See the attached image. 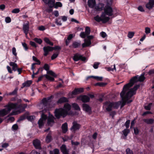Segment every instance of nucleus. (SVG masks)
Here are the masks:
<instances>
[{
    "label": "nucleus",
    "instance_id": "obj_38",
    "mask_svg": "<svg viewBox=\"0 0 154 154\" xmlns=\"http://www.w3.org/2000/svg\"><path fill=\"white\" fill-rule=\"evenodd\" d=\"M90 29L89 27L88 26H86L85 28V33L86 35H89L90 33Z\"/></svg>",
    "mask_w": 154,
    "mask_h": 154
},
{
    "label": "nucleus",
    "instance_id": "obj_26",
    "mask_svg": "<svg viewBox=\"0 0 154 154\" xmlns=\"http://www.w3.org/2000/svg\"><path fill=\"white\" fill-rule=\"evenodd\" d=\"M144 122L148 124H151L153 123L154 120L152 119H144L143 120Z\"/></svg>",
    "mask_w": 154,
    "mask_h": 154
},
{
    "label": "nucleus",
    "instance_id": "obj_15",
    "mask_svg": "<svg viewBox=\"0 0 154 154\" xmlns=\"http://www.w3.org/2000/svg\"><path fill=\"white\" fill-rule=\"evenodd\" d=\"M43 49L44 52V55L46 56L48 54L49 52L52 51V47L49 46H45L43 48Z\"/></svg>",
    "mask_w": 154,
    "mask_h": 154
},
{
    "label": "nucleus",
    "instance_id": "obj_12",
    "mask_svg": "<svg viewBox=\"0 0 154 154\" xmlns=\"http://www.w3.org/2000/svg\"><path fill=\"white\" fill-rule=\"evenodd\" d=\"M146 8L150 10L154 7V0H149V1L145 5Z\"/></svg>",
    "mask_w": 154,
    "mask_h": 154
},
{
    "label": "nucleus",
    "instance_id": "obj_16",
    "mask_svg": "<svg viewBox=\"0 0 154 154\" xmlns=\"http://www.w3.org/2000/svg\"><path fill=\"white\" fill-rule=\"evenodd\" d=\"M33 144L35 148L40 149L41 148L40 142L39 140L36 139L33 141Z\"/></svg>",
    "mask_w": 154,
    "mask_h": 154
},
{
    "label": "nucleus",
    "instance_id": "obj_39",
    "mask_svg": "<svg viewBox=\"0 0 154 154\" xmlns=\"http://www.w3.org/2000/svg\"><path fill=\"white\" fill-rule=\"evenodd\" d=\"M59 54V53L57 52L55 53L51 57V59L52 60H54L56 57H57Z\"/></svg>",
    "mask_w": 154,
    "mask_h": 154
},
{
    "label": "nucleus",
    "instance_id": "obj_3",
    "mask_svg": "<svg viewBox=\"0 0 154 154\" xmlns=\"http://www.w3.org/2000/svg\"><path fill=\"white\" fill-rule=\"evenodd\" d=\"M71 106L69 104L66 103L64 105V108H60L56 109L55 111V116L58 119L62 116L64 117L67 114L68 111L70 110Z\"/></svg>",
    "mask_w": 154,
    "mask_h": 154
},
{
    "label": "nucleus",
    "instance_id": "obj_5",
    "mask_svg": "<svg viewBox=\"0 0 154 154\" xmlns=\"http://www.w3.org/2000/svg\"><path fill=\"white\" fill-rule=\"evenodd\" d=\"M17 102V103H15L17 104V108L16 109H12L18 110L16 111H12L10 114L8 116V117H9L10 116L16 115L18 113H21V112L23 111L25 108L26 107L27 105L26 104H20L19 105H18V103L21 102L22 100L21 99H20L18 100Z\"/></svg>",
    "mask_w": 154,
    "mask_h": 154
},
{
    "label": "nucleus",
    "instance_id": "obj_7",
    "mask_svg": "<svg viewBox=\"0 0 154 154\" xmlns=\"http://www.w3.org/2000/svg\"><path fill=\"white\" fill-rule=\"evenodd\" d=\"M94 19L98 22L102 21L103 23H105L109 20V17H106L105 14L103 13L100 17L97 15L94 17Z\"/></svg>",
    "mask_w": 154,
    "mask_h": 154
},
{
    "label": "nucleus",
    "instance_id": "obj_1",
    "mask_svg": "<svg viewBox=\"0 0 154 154\" xmlns=\"http://www.w3.org/2000/svg\"><path fill=\"white\" fill-rule=\"evenodd\" d=\"M145 79L144 74H142L140 76H136L132 77L130 80V82L125 85L123 90L120 94L122 98V102L121 104V108L126 103H129L132 101V100L129 99L132 96L135 94L136 91L140 86V85L135 86L132 88L129 89L134 83L138 81L143 82Z\"/></svg>",
    "mask_w": 154,
    "mask_h": 154
},
{
    "label": "nucleus",
    "instance_id": "obj_50",
    "mask_svg": "<svg viewBox=\"0 0 154 154\" xmlns=\"http://www.w3.org/2000/svg\"><path fill=\"white\" fill-rule=\"evenodd\" d=\"M114 70H116L115 65L114 64L113 65V68H112L110 67H108L107 68V70L108 71H113Z\"/></svg>",
    "mask_w": 154,
    "mask_h": 154
},
{
    "label": "nucleus",
    "instance_id": "obj_18",
    "mask_svg": "<svg viewBox=\"0 0 154 154\" xmlns=\"http://www.w3.org/2000/svg\"><path fill=\"white\" fill-rule=\"evenodd\" d=\"M54 3L55 0H48L45 3L48 5L50 8H51L54 6Z\"/></svg>",
    "mask_w": 154,
    "mask_h": 154
},
{
    "label": "nucleus",
    "instance_id": "obj_57",
    "mask_svg": "<svg viewBox=\"0 0 154 154\" xmlns=\"http://www.w3.org/2000/svg\"><path fill=\"white\" fill-rule=\"evenodd\" d=\"M47 73L53 76H55L56 75L55 73L51 70L47 72Z\"/></svg>",
    "mask_w": 154,
    "mask_h": 154
},
{
    "label": "nucleus",
    "instance_id": "obj_36",
    "mask_svg": "<svg viewBox=\"0 0 154 154\" xmlns=\"http://www.w3.org/2000/svg\"><path fill=\"white\" fill-rule=\"evenodd\" d=\"M44 76L46 77V78L48 80L51 81H54V79L52 77H51L48 75H45Z\"/></svg>",
    "mask_w": 154,
    "mask_h": 154
},
{
    "label": "nucleus",
    "instance_id": "obj_59",
    "mask_svg": "<svg viewBox=\"0 0 154 154\" xmlns=\"http://www.w3.org/2000/svg\"><path fill=\"white\" fill-rule=\"evenodd\" d=\"M138 10L141 12H144L145 10L143 7L141 6H140L138 7Z\"/></svg>",
    "mask_w": 154,
    "mask_h": 154
},
{
    "label": "nucleus",
    "instance_id": "obj_37",
    "mask_svg": "<svg viewBox=\"0 0 154 154\" xmlns=\"http://www.w3.org/2000/svg\"><path fill=\"white\" fill-rule=\"evenodd\" d=\"M62 3L60 2H56L55 5L54 7L56 8H57L58 7H61L62 6Z\"/></svg>",
    "mask_w": 154,
    "mask_h": 154
},
{
    "label": "nucleus",
    "instance_id": "obj_32",
    "mask_svg": "<svg viewBox=\"0 0 154 154\" xmlns=\"http://www.w3.org/2000/svg\"><path fill=\"white\" fill-rule=\"evenodd\" d=\"M44 41H45V42H46L47 44L50 45L51 46H53V43L52 42H51L49 40V38H47L45 37L44 38Z\"/></svg>",
    "mask_w": 154,
    "mask_h": 154
},
{
    "label": "nucleus",
    "instance_id": "obj_46",
    "mask_svg": "<svg viewBox=\"0 0 154 154\" xmlns=\"http://www.w3.org/2000/svg\"><path fill=\"white\" fill-rule=\"evenodd\" d=\"M86 35H87L84 32H81L80 34V37L82 38H85Z\"/></svg>",
    "mask_w": 154,
    "mask_h": 154
},
{
    "label": "nucleus",
    "instance_id": "obj_10",
    "mask_svg": "<svg viewBox=\"0 0 154 154\" xmlns=\"http://www.w3.org/2000/svg\"><path fill=\"white\" fill-rule=\"evenodd\" d=\"M23 30L26 35V37H27V34L29 30V23L27 22L26 23L23 25Z\"/></svg>",
    "mask_w": 154,
    "mask_h": 154
},
{
    "label": "nucleus",
    "instance_id": "obj_44",
    "mask_svg": "<svg viewBox=\"0 0 154 154\" xmlns=\"http://www.w3.org/2000/svg\"><path fill=\"white\" fill-rule=\"evenodd\" d=\"M106 84V83H102V82H98L97 83L95 84L96 86H99L100 87H103L105 86Z\"/></svg>",
    "mask_w": 154,
    "mask_h": 154
},
{
    "label": "nucleus",
    "instance_id": "obj_24",
    "mask_svg": "<svg viewBox=\"0 0 154 154\" xmlns=\"http://www.w3.org/2000/svg\"><path fill=\"white\" fill-rule=\"evenodd\" d=\"M62 129L63 133H65L68 130L67 124L66 123H65L62 125Z\"/></svg>",
    "mask_w": 154,
    "mask_h": 154
},
{
    "label": "nucleus",
    "instance_id": "obj_43",
    "mask_svg": "<svg viewBox=\"0 0 154 154\" xmlns=\"http://www.w3.org/2000/svg\"><path fill=\"white\" fill-rule=\"evenodd\" d=\"M20 10L19 8H17L12 10L11 12L13 13L17 14L19 12Z\"/></svg>",
    "mask_w": 154,
    "mask_h": 154
},
{
    "label": "nucleus",
    "instance_id": "obj_60",
    "mask_svg": "<svg viewBox=\"0 0 154 154\" xmlns=\"http://www.w3.org/2000/svg\"><path fill=\"white\" fill-rule=\"evenodd\" d=\"M22 44L25 49L26 50H27L28 49V48L27 47V44L25 42H22Z\"/></svg>",
    "mask_w": 154,
    "mask_h": 154
},
{
    "label": "nucleus",
    "instance_id": "obj_64",
    "mask_svg": "<svg viewBox=\"0 0 154 154\" xmlns=\"http://www.w3.org/2000/svg\"><path fill=\"white\" fill-rule=\"evenodd\" d=\"M52 50H60L61 49V48L59 46H56L54 47H52Z\"/></svg>",
    "mask_w": 154,
    "mask_h": 154
},
{
    "label": "nucleus",
    "instance_id": "obj_23",
    "mask_svg": "<svg viewBox=\"0 0 154 154\" xmlns=\"http://www.w3.org/2000/svg\"><path fill=\"white\" fill-rule=\"evenodd\" d=\"M68 100L67 98L64 97L60 98L57 101V103H62L68 102Z\"/></svg>",
    "mask_w": 154,
    "mask_h": 154
},
{
    "label": "nucleus",
    "instance_id": "obj_27",
    "mask_svg": "<svg viewBox=\"0 0 154 154\" xmlns=\"http://www.w3.org/2000/svg\"><path fill=\"white\" fill-rule=\"evenodd\" d=\"M83 109L87 112H89L91 109L90 106L86 104H84L82 105Z\"/></svg>",
    "mask_w": 154,
    "mask_h": 154
},
{
    "label": "nucleus",
    "instance_id": "obj_49",
    "mask_svg": "<svg viewBox=\"0 0 154 154\" xmlns=\"http://www.w3.org/2000/svg\"><path fill=\"white\" fill-rule=\"evenodd\" d=\"M100 64V63L99 62H95L93 66V67L95 69H97Z\"/></svg>",
    "mask_w": 154,
    "mask_h": 154
},
{
    "label": "nucleus",
    "instance_id": "obj_62",
    "mask_svg": "<svg viewBox=\"0 0 154 154\" xmlns=\"http://www.w3.org/2000/svg\"><path fill=\"white\" fill-rule=\"evenodd\" d=\"M8 122L10 121L11 122H13L14 120V118L13 117H10L8 119Z\"/></svg>",
    "mask_w": 154,
    "mask_h": 154
},
{
    "label": "nucleus",
    "instance_id": "obj_45",
    "mask_svg": "<svg viewBox=\"0 0 154 154\" xmlns=\"http://www.w3.org/2000/svg\"><path fill=\"white\" fill-rule=\"evenodd\" d=\"M134 34V33L133 32H129L128 35V36L129 38H131L133 36Z\"/></svg>",
    "mask_w": 154,
    "mask_h": 154
},
{
    "label": "nucleus",
    "instance_id": "obj_51",
    "mask_svg": "<svg viewBox=\"0 0 154 154\" xmlns=\"http://www.w3.org/2000/svg\"><path fill=\"white\" fill-rule=\"evenodd\" d=\"M5 20L6 23H8L11 22V19L9 17H7L5 18Z\"/></svg>",
    "mask_w": 154,
    "mask_h": 154
},
{
    "label": "nucleus",
    "instance_id": "obj_31",
    "mask_svg": "<svg viewBox=\"0 0 154 154\" xmlns=\"http://www.w3.org/2000/svg\"><path fill=\"white\" fill-rule=\"evenodd\" d=\"M50 154H59V150L58 149H55L53 151L50 152Z\"/></svg>",
    "mask_w": 154,
    "mask_h": 154
},
{
    "label": "nucleus",
    "instance_id": "obj_2",
    "mask_svg": "<svg viewBox=\"0 0 154 154\" xmlns=\"http://www.w3.org/2000/svg\"><path fill=\"white\" fill-rule=\"evenodd\" d=\"M51 97L44 98L42 100V103L38 106V108L40 109H43L41 112L42 113L41 118L38 122L39 128H41L44 125V123L47 119V116L44 114L47 110H49L50 106L49 103H51L50 101Z\"/></svg>",
    "mask_w": 154,
    "mask_h": 154
},
{
    "label": "nucleus",
    "instance_id": "obj_55",
    "mask_svg": "<svg viewBox=\"0 0 154 154\" xmlns=\"http://www.w3.org/2000/svg\"><path fill=\"white\" fill-rule=\"evenodd\" d=\"M35 118V117L34 116H30L27 117V119L31 121H33Z\"/></svg>",
    "mask_w": 154,
    "mask_h": 154
},
{
    "label": "nucleus",
    "instance_id": "obj_34",
    "mask_svg": "<svg viewBox=\"0 0 154 154\" xmlns=\"http://www.w3.org/2000/svg\"><path fill=\"white\" fill-rule=\"evenodd\" d=\"M26 114H25L21 116L19 118V119L18 120L17 122H19L20 121H22L26 119Z\"/></svg>",
    "mask_w": 154,
    "mask_h": 154
},
{
    "label": "nucleus",
    "instance_id": "obj_63",
    "mask_svg": "<svg viewBox=\"0 0 154 154\" xmlns=\"http://www.w3.org/2000/svg\"><path fill=\"white\" fill-rule=\"evenodd\" d=\"M7 69L8 71V72L10 73H12V71L11 70V68L9 66H7Z\"/></svg>",
    "mask_w": 154,
    "mask_h": 154
},
{
    "label": "nucleus",
    "instance_id": "obj_42",
    "mask_svg": "<svg viewBox=\"0 0 154 154\" xmlns=\"http://www.w3.org/2000/svg\"><path fill=\"white\" fill-rule=\"evenodd\" d=\"M34 41L39 44H41L42 42V40L41 39L37 38H34Z\"/></svg>",
    "mask_w": 154,
    "mask_h": 154
},
{
    "label": "nucleus",
    "instance_id": "obj_40",
    "mask_svg": "<svg viewBox=\"0 0 154 154\" xmlns=\"http://www.w3.org/2000/svg\"><path fill=\"white\" fill-rule=\"evenodd\" d=\"M60 19V18H58L56 19V20L55 23L57 25L61 26L62 25L61 21L60 20H59Z\"/></svg>",
    "mask_w": 154,
    "mask_h": 154
},
{
    "label": "nucleus",
    "instance_id": "obj_29",
    "mask_svg": "<svg viewBox=\"0 0 154 154\" xmlns=\"http://www.w3.org/2000/svg\"><path fill=\"white\" fill-rule=\"evenodd\" d=\"M104 6V5L103 4L100 3L96 7V9L97 11H101L103 9Z\"/></svg>",
    "mask_w": 154,
    "mask_h": 154
},
{
    "label": "nucleus",
    "instance_id": "obj_6",
    "mask_svg": "<svg viewBox=\"0 0 154 154\" xmlns=\"http://www.w3.org/2000/svg\"><path fill=\"white\" fill-rule=\"evenodd\" d=\"M121 103L120 102H107L105 103L104 106H105L107 111L109 112L111 111L113 108L117 109Z\"/></svg>",
    "mask_w": 154,
    "mask_h": 154
},
{
    "label": "nucleus",
    "instance_id": "obj_21",
    "mask_svg": "<svg viewBox=\"0 0 154 154\" xmlns=\"http://www.w3.org/2000/svg\"><path fill=\"white\" fill-rule=\"evenodd\" d=\"M96 4L95 0H89L88 1V6L91 8H93Z\"/></svg>",
    "mask_w": 154,
    "mask_h": 154
},
{
    "label": "nucleus",
    "instance_id": "obj_20",
    "mask_svg": "<svg viewBox=\"0 0 154 154\" xmlns=\"http://www.w3.org/2000/svg\"><path fill=\"white\" fill-rule=\"evenodd\" d=\"M81 44L80 42H73L72 45L70 46V47H72L73 48H78L81 45Z\"/></svg>",
    "mask_w": 154,
    "mask_h": 154
},
{
    "label": "nucleus",
    "instance_id": "obj_13",
    "mask_svg": "<svg viewBox=\"0 0 154 154\" xmlns=\"http://www.w3.org/2000/svg\"><path fill=\"white\" fill-rule=\"evenodd\" d=\"M72 125V126L70 129L72 131H75L76 130H79L81 127L80 125L77 123L76 122H73Z\"/></svg>",
    "mask_w": 154,
    "mask_h": 154
},
{
    "label": "nucleus",
    "instance_id": "obj_53",
    "mask_svg": "<svg viewBox=\"0 0 154 154\" xmlns=\"http://www.w3.org/2000/svg\"><path fill=\"white\" fill-rule=\"evenodd\" d=\"M100 35L103 38H104L107 36V35L106 33L104 32H101L100 33Z\"/></svg>",
    "mask_w": 154,
    "mask_h": 154
},
{
    "label": "nucleus",
    "instance_id": "obj_41",
    "mask_svg": "<svg viewBox=\"0 0 154 154\" xmlns=\"http://www.w3.org/2000/svg\"><path fill=\"white\" fill-rule=\"evenodd\" d=\"M18 90V88H15L14 90L12 91V92L10 93L9 94V95H14L16 94H17V90Z\"/></svg>",
    "mask_w": 154,
    "mask_h": 154
},
{
    "label": "nucleus",
    "instance_id": "obj_4",
    "mask_svg": "<svg viewBox=\"0 0 154 154\" xmlns=\"http://www.w3.org/2000/svg\"><path fill=\"white\" fill-rule=\"evenodd\" d=\"M17 103H10L6 106V108L0 110V116L3 117L8 114L13 109H16Z\"/></svg>",
    "mask_w": 154,
    "mask_h": 154
},
{
    "label": "nucleus",
    "instance_id": "obj_25",
    "mask_svg": "<svg viewBox=\"0 0 154 154\" xmlns=\"http://www.w3.org/2000/svg\"><path fill=\"white\" fill-rule=\"evenodd\" d=\"M81 100L84 102H87L89 101L90 98L89 97L86 95H84L81 97Z\"/></svg>",
    "mask_w": 154,
    "mask_h": 154
},
{
    "label": "nucleus",
    "instance_id": "obj_17",
    "mask_svg": "<svg viewBox=\"0 0 154 154\" xmlns=\"http://www.w3.org/2000/svg\"><path fill=\"white\" fill-rule=\"evenodd\" d=\"M83 90L84 89L82 88H76L72 92V93L73 94L76 95L82 92Z\"/></svg>",
    "mask_w": 154,
    "mask_h": 154
},
{
    "label": "nucleus",
    "instance_id": "obj_22",
    "mask_svg": "<svg viewBox=\"0 0 154 154\" xmlns=\"http://www.w3.org/2000/svg\"><path fill=\"white\" fill-rule=\"evenodd\" d=\"M9 65L12 67V70L14 71H16L18 68L17 64L14 62H10L9 63Z\"/></svg>",
    "mask_w": 154,
    "mask_h": 154
},
{
    "label": "nucleus",
    "instance_id": "obj_47",
    "mask_svg": "<svg viewBox=\"0 0 154 154\" xmlns=\"http://www.w3.org/2000/svg\"><path fill=\"white\" fill-rule=\"evenodd\" d=\"M130 121L129 120L126 121V122H125V125L126 127L127 128H129V125L130 124Z\"/></svg>",
    "mask_w": 154,
    "mask_h": 154
},
{
    "label": "nucleus",
    "instance_id": "obj_33",
    "mask_svg": "<svg viewBox=\"0 0 154 154\" xmlns=\"http://www.w3.org/2000/svg\"><path fill=\"white\" fill-rule=\"evenodd\" d=\"M123 135L126 137L128 135V134L130 132V131L128 129H125L122 131Z\"/></svg>",
    "mask_w": 154,
    "mask_h": 154
},
{
    "label": "nucleus",
    "instance_id": "obj_56",
    "mask_svg": "<svg viewBox=\"0 0 154 154\" xmlns=\"http://www.w3.org/2000/svg\"><path fill=\"white\" fill-rule=\"evenodd\" d=\"M145 32L146 34H148L150 32V29L149 27H146L145 29Z\"/></svg>",
    "mask_w": 154,
    "mask_h": 154
},
{
    "label": "nucleus",
    "instance_id": "obj_58",
    "mask_svg": "<svg viewBox=\"0 0 154 154\" xmlns=\"http://www.w3.org/2000/svg\"><path fill=\"white\" fill-rule=\"evenodd\" d=\"M12 52L13 55L16 56L17 55V53L16 52V49L15 48L13 47L12 49Z\"/></svg>",
    "mask_w": 154,
    "mask_h": 154
},
{
    "label": "nucleus",
    "instance_id": "obj_28",
    "mask_svg": "<svg viewBox=\"0 0 154 154\" xmlns=\"http://www.w3.org/2000/svg\"><path fill=\"white\" fill-rule=\"evenodd\" d=\"M32 81H27L26 82L23 83L22 84L23 87L22 88L24 87H28L31 84Z\"/></svg>",
    "mask_w": 154,
    "mask_h": 154
},
{
    "label": "nucleus",
    "instance_id": "obj_61",
    "mask_svg": "<svg viewBox=\"0 0 154 154\" xmlns=\"http://www.w3.org/2000/svg\"><path fill=\"white\" fill-rule=\"evenodd\" d=\"M12 128L13 130H16L18 129V126L17 124H15L13 125Z\"/></svg>",
    "mask_w": 154,
    "mask_h": 154
},
{
    "label": "nucleus",
    "instance_id": "obj_14",
    "mask_svg": "<svg viewBox=\"0 0 154 154\" xmlns=\"http://www.w3.org/2000/svg\"><path fill=\"white\" fill-rule=\"evenodd\" d=\"M73 59L75 61H78L80 60H81L83 61H84L85 60L86 58L85 57H83L82 55L77 54L74 55Z\"/></svg>",
    "mask_w": 154,
    "mask_h": 154
},
{
    "label": "nucleus",
    "instance_id": "obj_48",
    "mask_svg": "<svg viewBox=\"0 0 154 154\" xmlns=\"http://www.w3.org/2000/svg\"><path fill=\"white\" fill-rule=\"evenodd\" d=\"M126 152V154H133L132 151L129 148L127 149Z\"/></svg>",
    "mask_w": 154,
    "mask_h": 154
},
{
    "label": "nucleus",
    "instance_id": "obj_9",
    "mask_svg": "<svg viewBox=\"0 0 154 154\" xmlns=\"http://www.w3.org/2000/svg\"><path fill=\"white\" fill-rule=\"evenodd\" d=\"M93 38V36L92 35H90L88 36L87 39H84L85 43L82 45L83 48H84L90 45L91 44V39Z\"/></svg>",
    "mask_w": 154,
    "mask_h": 154
},
{
    "label": "nucleus",
    "instance_id": "obj_30",
    "mask_svg": "<svg viewBox=\"0 0 154 154\" xmlns=\"http://www.w3.org/2000/svg\"><path fill=\"white\" fill-rule=\"evenodd\" d=\"M52 139L51 137L50 134H49L46 136L45 139L47 143H49L51 141Z\"/></svg>",
    "mask_w": 154,
    "mask_h": 154
},
{
    "label": "nucleus",
    "instance_id": "obj_8",
    "mask_svg": "<svg viewBox=\"0 0 154 154\" xmlns=\"http://www.w3.org/2000/svg\"><path fill=\"white\" fill-rule=\"evenodd\" d=\"M104 13H103L105 15H107L109 16H112L114 13V11L112 8L109 6L107 5L105 6L104 8Z\"/></svg>",
    "mask_w": 154,
    "mask_h": 154
},
{
    "label": "nucleus",
    "instance_id": "obj_35",
    "mask_svg": "<svg viewBox=\"0 0 154 154\" xmlns=\"http://www.w3.org/2000/svg\"><path fill=\"white\" fill-rule=\"evenodd\" d=\"M72 106L74 109L76 110H80V108L78 104L76 103H74L72 104Z\"/></svg>",
    "mask_w": 154,
    "mask_h": 154
},
{
    "label": "nucleus",
    "instance_id": "obj_54",
    "mask_svg": "<svg viewBox=\"0 0 154 154\" xmlns=\"http://www.w3.org/2000/svg\"><path fill=\"white\" fill-rule=\"evenodd\" d=\"M43 68L45 70L48 71L49 69V66L48 64H45L44 65Z\"/></svg>",
    "mask_w": 154,
    "mask_h": 154
},
{
    "label": "nucleus",
    "instance_id": "obj_11",
    "mask_svg": "<svg viewBox=\"0 0 154 154\" xmlns=\"http://www.w3.org/2000/svg\"><path fill=\"white\" fill-rule=\"evenodd\" d=\"M49 116L48 119V125L52 126L54 123V117L52 115L50 114V113L48 112Z\"/></svg>",
    "mask_w": 154,
    "mask_h": 154
},
{
    "label": "nucleus",
    "instance_id": "obj_19",
    "mask_svg": "<svg viewBox=\"0 0 154 154\" xmlns=\"http://www.w3.org/2000/svg\"><path fill=\"white\" fill-rule=\"evenodd\" d=\"M60 150L63 154H69L68 150L66 149L65 145H63L60 147Z\"/></svg>",
    "mask_w": 154,
    "mask_h": 154
},
{
    "label": "nucleus",
    "instance_id": "obj_52",
    "mask_svg": "<svg viewBox=\"0 0 154 154\" xmlns=\"http://www.w3.org/2000/svg\"><path fill=\"white\" fill-rule=\"evenodd\" d=\"M152 105V103H149L148 105L146 106H145V108L146 110H149L150 109H151V106Z\"/></svg>",
    "mask_w": 154,
    "mask_h": 154
}]
</instances>
